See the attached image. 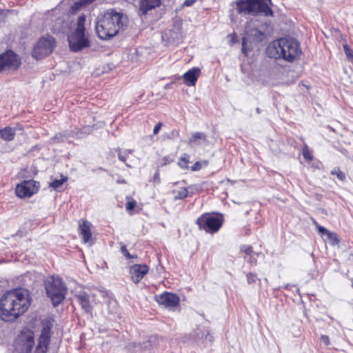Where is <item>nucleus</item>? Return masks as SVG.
Instances as JSON below:
<instances>
[{"instance_id": "18", "label": "nucleus", "mask_w": 353, "mask_h": 353, "mask_svg": "<svg viewBox=\"0 0 353 353\" xmlns=\"http://www.w3.org/2000/svg\"><path fill=\"white\" fill-rule=\"evenodd\" d=\"M201 70L198 68H193L189 70L183 74V79L187 85L192 86L196 84L198 77L200 75Z\"/></svg>"}, {"instance_id": "29", "label": "nucleus", "mask_w": 353, "mask_h": 353, "mask_svg": "<svg viewBox=\"0 0 353 353\" xmlns=\"http://www.w3.org/2000/svg\"><path fill=\"white\" fill-rule=\"evenodd\" d=\"M85 21V17L84 16L79 17V18L77 19V28L75 30L79 29L80 32H85V28H84Z\"/></svg>"}, {"instance_id": "15", "label": "nucleus", "mask_w": 353, "mask_h": 353, "mask_svg": "<svg viewBox=\"0 0 353 353\" xmlns=\"http://www.w3.org/2000/svg\"><path fill=\"white\" fill-rule=\"evenodd\" d=\"M74 299L85 312L91 313L92 306L90 301L91 296L88 293L85 291H80L74 295Z\"/></svg>"}, {"instance_id": "4", "label": "nucleus", "mask_w": 353, "mask_h": 353, "mask_svg": "<svg viewBox=\"0 0 353 353\" xmlns=\"http://www.w3.org/2000/svg\"><path fill=\"white\" fill-rule=\"evenodd\" d=\"M238 14L241 15L273 17L271 0H238L233 2Z\"/></svg>"}, {"instance_id": "21", "label": "nucleus", "mask_w": 353, "mask_h": 353, "mask_svg": "<svg viewBox=\"0 0 353 353\" xmlns=\"http://www.w3.org/2000/svg\"><path fill=\"white\" fill-rule=\"evenodd\" d=\"M23 344L21 347V353H31L33 345L34 344V337L29 334L26 337L25 340H22Z\"/></svg>"}, {"instance_id": "34", "label": "nucleus", "mask_w": 353, "mask_h": 353, "mask_svg": "<svg viewBox=\"0 0 353 353\" xmlns=\"http://www.w3.org/2000/svg\"><path fill=\"white\" fill-rule=\"evenodd\" d=\"M303 155L304 158L307 160H312L313 159V155L310 151L308 150L307 148L303 150Z\"/></svg>"}, {"instance_id": "5", "label": "nucleus", "mask_w": 353, "mask_h": 353, "mask_svg": "<svg viewBox=\"0 0 353 353\" xmlns=\"http://www.w3.org/2000/svg\"><path fill=\"white\" fill-rule=\"evenodd\" d=\"M45 285L46 294L51 299L53 306H57L64 299L66 292L61 279L52 277L46 281Z\"/></svg>"}, {"instance_id": "22", "label": "nucleus", "mask_w": 353, "mask_h": 353, "mask_svg": "<svg viewBox=\"0 0 353 353\" xmlns=\"http://www.w3.org/2000/svg\"><path fill=\"white\" fill-rule=\"evenodd\" d=\"M179 39V33L178 32L174 30H165L162 34V39L168 43H170L174 42L176 39Z\"/></svg>"}, {"instance_id": "6", "label": "nucleus", "mask_w": 353, "mask_h": 353, "mask_svg": "<svg viewBox=\"0 0 353 353\" xmlns=\"http://www.w3.org/2000/svg\"><path fill=\"white\" fill-rule=\"evenodd\" d=\"M250 23H247L245 29V34L242 39V53L247 56L249 51L252 49V43L262 41L264 33L256 28H251Z\"/></svg>"}, {"instance_id": "17", "label": "nucleus", "mask_w": 353, "mask_h": 353, "mask_svg": "<svg viewBox=\"0 0 353 353\" xmlns=\"http://www.w3.org/2000/svg\"><path fill=\"white\" fill-rule=\"evenodd\" d=\"M161 5L160 0H140L139 10L145 15L149 11L159 7Z\"/></svg>"}, {"instance_id": "40", "label": "nucleus", "mask_w": 353, "mask_h": 353, "mask_svg": "<svg viewBox=\"0 0 353 353\" xmlns=\"http://www.w3.org/2000/svg\"><path fill=\"white\" fill-rule=\"evenodd\" d=\"M194 2H195V0H185L183 2V6L189 7V6H192Z\"/></svg>"}, {"instance_id": "37", "label": "nucleus", "mask_w": 353, "mask_h": 353, "mask_svg": "<svg viewBox=\"0 0 353 353\" xmlns=\"http://www.w3.org/2000/svg\"><path fill=\"white\" fill-rule=\"evenodd\" d=\"M321 341L323 342L325 345H329L330 343V338L327 335H321Z\"/></svg>"}, {"instance_id": "7", "label": "nucleus", "mask_w": 353, "mask_h": 353, "mask_svg": "<svg viewBox=\"0 0 353 353\" xmlns=\"http://www.w3.org/2000/svg\"><path fill=\"white\" fill-rule=\"evenodd\" d=\"M55 46L54 39L51 36L41 38L32 50V56L36 59H41L52 53Z\"/></svg>"}, {"instance_id": "49", "label": "nucleus", "mask_w": 353, "mask_h": 353, "mask_svg": "<svg viewBox=\"0 0 353 353\" xmlns=\"http://www.w3.org/2000/svg\"><path fill=\"white\" fill-rule=\"evenodd\" d=\"M19 130H23V128H22L21 127H19Z\"/></svg>"}, {"instance_id": "43", "label": "nucleus", "mask_w": 353, "mask_h": 353, "mask_svg": "<svg viewBox=\"0 0 353 353\" xmlns=\"http://www.w3.org/2000/svg\"><path fill=\"white\" fill-rule=\"evenodd\" d=\"M178 134H179V133H178V132H177V131H176V130H173V131L170 133V135H168V137H169V138H170V139H171V138H174V137H175L178 136Z\"/></svg>"}, {"instance_id": "27", "label": "nucleus", "mask_w": 353, "mask_h": 353, "mask_svg": "<svg viewBox=\"0 0 353 353\" xmlns=\"http://www.w3.org/2000/svg\"><path fill=\"white\" fill-rule=\"evenodd\" d=\"M189 155L186 153H184L181 155L179 165L182 168H188V163H189Z\"/></svg>"}, {"instance_id": "46", "label": "nucleus", "mask_w": 353, "mask_h": 353, "mask_svg": "<svg viewBox=\"0 0 353 353\" xmlns=\"http://www.w3.org/2000/svg\"><path fill=\"white\" fill-rule=\"evenodd\" d=\"M250 256V259H249V260H248V261L249 263H256V259L254 257H253V256H252V255H251V256Z\"/></svg>"}, {"instance_id": "47", "label": "nucleus", "mask_w": 353, "mask_h": 353, "mask_svg": "<svg viewBox=\"0 0 353 353\" xmlns=\"http://www.w3.org/2000/svg\"><path fill=\"white\" fill-rule=\"evenodd\" d=\"M228 181L229 183H230L231 184H234V183H235V181H232V180H231V179H228Z\"/></svg>"}, {"instance_id": "51", "label": "nucleus", "mask_w": 353, "mask_h": 353, "mask_svg": "<svg viewBox=\"0 0 353 353\" xmlns=\"http://www.w3.org/2000/svg\"><path fill=\"white\" fill-rule=\"evenodd\" d=\"M352 288H353V281H352Z\"/></svg>"}, {"instance_id": "2", "label": "nucleus", "mask_w": 353, "mask_h": 353, "mask_svg": "<svg viewBox=\"0 0 353 353\" xmlns=\"http://www.w3.org/2000/svg\"><path fill=\"white\" fill-rule=\"evenodd\" d=\"M127 21V17L123 13L110 9L98 17L95 30L100 39L108 40L114 37L121 28L126 26Z\"/></svg>"}, {"instance_id": "1", "label": "nucleus", "mask_w": 353, "mask_h": 353, "mask_svg": "<svg viewBox=\"0 0 353 353\" xmlns=\"http://www.w3.org/2000/svg\"><path fill=\"white\" fill-rule=\"evenodd\" d=\"M30 305L28 291L18 288L6 292L0 300L1 318L4 321H14L24 314Z\"/></svg>"}, {"instance_id": "26", "label": "nucleus", "mask_w": 353, "mask_h": 353, "mask_svg": "<svg viewBox=\"0 0 353 353\" xmlns=\"http://www.w3.org/2000/svg\"><path fill=\"white\" fill-rule=\"evenodd\" d=\"M117 152L118 153V157L119 159L123 162H125L127 156L129 154H131L132 152V150H125L123 151H121L120 148H118L117 150Z\"/></svg>"}, {"instance_id": "42", "label": "nucleus", "mask_w": 353, "mask_h": 353, "mask_svg": "<svg viewBox=\"0 0 353 353\" xmlns=\"http://www.w3.org/2000/svg\"><path fill=\"white\" fill-rule=\"evenodd\" d=\"M204 332H203L201 333V330H199V332H197V333H196V335H197V336H198L199 338H201V339H203V338L205 336V339H207V337H208V336H210V334H209V333H208V332H207V333L205 334V333H204Z\"/></svg>"}, {"instance_id": "13", "label": "nucleus", "mask_w": 353, "mask_h": 353, "mask_svg": "<svg viewBox=\"0 0 353 353\" xmlns=\"http://www.w3.org/2000/svg\"><path fill=\"white\" fill-rule=\"evenodd\" d=\"M155 300L159 305L165 307H173L179 303V297L170 292H164L160 295L156 296Z\"/></svg>"}, {"instance_id": "10", "label": "nucleus", "mask_w": 353, "mask_h": 353, "mask_svg": "<svg viewBox=\"0 0 353 353\" xmlns=\"http://www.w3.org/2000/svg\"><path fill=\"white\" fill-rule=\"evenodd\" d=\"M21 64V59L12 50H6L0 54V65L2 71L6 69L16 70Z\"/></svg>"}, {"instance_id": "36", "label": "nucleus", "mask_w": 353, "mask_h": 353, "mask_svg": "<svg viewBox=\"0 0 353 353\" xmlns=\"http://www.w3.org/2000/svg\"><path fill=\"white\" fill-rule=\"evenodd\" d=\"M343 50L348 58L353 57L352 51L347 44L343 46Z\"/></svg>"}, {"instance_id": "14", "label": "nucleus", "mask_w": 353, "mask_h": 353, "mask_svg": "<svg viewBox=\"0 0 353 353\" xmlns=\"http://www.w3.org/2000/svg\"><path fill=\"white\" fill-rule=\"evenodd\" d=\"M312 223L316 226L319 233L325 236L324 239L325 241H327L332 246L338 245L339 244L340 240L336 233L330 231L320 225L316 220H312Z\"/></svg>"}, {"instance_id": "44", "label": "nucleus", "mask_w": 353, "mask_h": 353, "mask_svg": "<svg viewBox=\"0 0 353 353\" xmlns=\"http://www.w3.org/2000/svg\"><path fill=\"white\" fill-rule=\"evenodd\" d=\"M94 0H81L83 6L92 3Z\"/></svg>"}, {"instance_id": "30", "label": "nucleus", "mask_w": 353, "mask_h": 353, "mask_svg": "<svg viewBox=\"0 0 353 353\" xmlns=\"http://www.w3.org/2000/svg\"><path fill=\"white\" fill-rule=\"evenodd\" d=\"M247 282L248 284H254L256 283L257 281H260V279H259L256 274L253 273H248L246 275Z\"/></svg>"}, {"instance_id": "31", "label": "nucleus", "mask_w": 353, "mask_h": 353, "mask_svg": "<svg viewBox=\"0 0 353 353\" xmlns=\"http://www.w3.org/2000/svg\"><path fill=\"white\" fill-rule=\"evenodd\" d=\"M127 200H128V201H127L126 205H125L126 209L128 210H134V208L137 205L136 201H134L131 197H127Z\"/></svg>"}, {"instance_id": "35", "label": "nucleus", "mask_w": 353, "mask_h": 353, "mask_svg": "<svg viewBox=\"0 0 353 353\" xmlns=\"http://www.w3.org/2000/svg\"><path fill=\"white\" fill-rule=\"evenodd\" d=\"M121 251L122 252V254L128 259H132L134 258V256L132 255H131L129 252L128 251L125 245H123L121 248Z\"/></svg>"}, {"instance_id": "45", "label": "nucleus", "mask_w": 353, "mask_h": 353, "mask_svg": "<svg viewBox=\"0 0 353 353\" xmlns=\"http://www.w3.org/2000/svg\"><path fill=\"white\" fill-rule=\"evenodd\" d=\"M154 180L157 181V182H159L160 177H159V172H157L154 175Z\"/></svg>"}, {"instance_id": "39", "label": "nucleus", "mask_w": 353, "mask_h": 353, "mask_svg": "<svg viewBox=\"0 0 353 353\" xmlns=\"http://www.w3.org/2000/svg\"><path fill=\"white\" fill-rule=\"evenodd\" d=\"M201 168V163L199 161H196L192 167L191 170L192 171H196L200 170Z\"/></svg>"}, {"instance_id": "20", "label": "nucleus", "mask_w": 353, "mask_h": 353, "mask_svg": "<svg viewBox=\"0 0 353 353\" xmlns=\"http://www.w3.org/2000/svg\"><path fill=\"white\" fill-rule=\"evenodd\" d=\"M17 128L6 127L0 130L1 137L7 141L14 139Z\"/></svg>"}, {"instance_id": "11", "label": "nucleus", "mask_w": 353, "mask_h": 353, "mask_svg": "<svg viewBox=\"0 0 353 353\" xmlns=\"http://www.w3.org/2000/svg\"><path fill=\"white\" fill-rule=\"evenodd\" d=\"M39 188V183L34 180H25L16 187V194L20 198L30 197Z\"/></svg>"}, {"instance_id": "23", "label": "nucleus", "mask_w": 353, "mask_h": 353, "mask_svg": "<svg viewBox=\"0 0 353 353\" xmlns=\"http://www.w3.org/2000/svg\"><path fill=\"white\" fill-rule=\"evenodd\" d=\"M206 141L207 138L204 133L203 132H194L192 135V138L189 140V144L192 145H199L200 141Z\"/></svg>"}, {"instance_id": "38", "label": "nucleus", "mask_w": 353, "mask_h": 353, "mask_svg": "<svg viewBox=\"0 0 353 353\" xmlns=\"http://www.w3.org/2000/svg\"><path fill=\"white\" fill-rule=\"evenodd\" d=\"M162 126V123L159 122L154 128L153 129V134H157L159 133V130H161Z\"/></svg>"}, {"instance_id": "19", "label": "nucleus", "mask_w": 353, "mask_h": 353, "mask_svg": "<svg viewBox=\"0 0 353 353\" xmlns=\"http://www.w3.org/2000/svg\"><path fill=\"white\" fill-rule=\"evenodd\" d=\"M91 223L88 221H83L79 225V234L82 236L83 241L86 243L90 241L92 237Z\"/></svg>"}, {"instance_id": "12", "label": "nucleus", "mask_w": 353, "mask_h": 353, "mask_svg": "<svg viewBox=\"0 0 353 353\" xmlns=\"http://www.w3.org/2000/svg\"><path fill=\"white\" fill-rule=\"evenodd\" d=\"M50 338V327L45 325L41 330V333L38 340L34 353H46Z\"/></svg>"}, {"instance_id": "25", "label": "nucleus", "mask_w": 353, "mask_h": 353, "mask_svg": "<svg viewBox=\"0 0 353 353\" xmlns=\"http://www.w3.org/2000/svg\"><path fill=\"white\" fill-rule=\"evenodd\" d=\"M68 177L67 176H62L61 179H54L50 183V187L52 188L54 190H59V188L61 187V185L67 181Z\"/></svg>"}, {"instance_id": "48", "label": "nucleus", "mask_w": 353, "mask_h": 353, "mask_svg": "<svg viewBox=\"0 0 353 353\" xmlns=\"http://www.w3.org/2000/svg\"><path fill=\"white\" fill-rule=\"evenodd\" d=\"M256 112H257L258 114H259V113L261 112V110H260V109H259V108H257L256 109Z\"/></svg>"}, {"instance_id": "8", "label": "nucleus", "mask_w": 353, "mask_h": 353, "mask_svg": "<svg viewBox=\"0 0 353 353\" xmlns=\"http://www.w3.org/2000/svg\"><path fill=\"white\" fill-rule=\"evenodd\" d=\"M200 229L204 230L206 232H216L223 224L222 219L216 216L210 214H204L198 218L196 221Z\"/></svg>"}, {"instance_id": "41", "label": "nucleus", "mask_w": 353, "mask_h": 353, "mask_svg": "<svg viewBox=\"0 0 353 353\" xmlns=\"http://www.w3.org/2000/svg\"><path fill=\"white\" fill-rule=\"evenodd\" d=\"M63 140V136L61 134H57L54 137L53 141L54 142H60Z\"/></svg>"}, {"instance_id": "32", "label": "nucleus", "mask_w": 353, "mask_h": 353, "mask_svg": "<svg viewBox=\"0 0 353 353\" xmlns=\"http://www.w3.org/2000/svg\"><path fill=\"white\" fill-rule=\"evenodd\" d=\"M241 251L249 256L252 255L254 253L253 248L251 245H242L241 247Z\"/></svg>"}, {"instance_id": "28", "label": "nucleus", "mask_w": 353, "mask_h": 353, "mask_svg": "<svg viewBox=\"0 0 353 353\" xmlns=\"http://www.w3.org/2000/svg\"><path fill=\"white\" fill-rule=\"evenodd\" d=\"M331 174L336 175V177L341 181H344L345 180V174L340 170L339 168H335L333 170H332Z\"/></svg>"}, {"instance_id": "24", "label": "nucleus", "mask_w": 353, "mask_h": 353, "mask_svg": "<svg viewBox=\"0 0 353 353\" xmlns=\"http://www.w3.org/2000/svg\"><path fill=\"white\" fill-rule=\"evenodd\" d=\"M188 190L185 188H180L178 190H174L172 191V194L174 196V199H184L188 196Z\"/></svg>"}, {"instance_id": "16", "label": "nucleus", "mask_w": 353, "mask_h": 353, "mask_svg": "<svg viewBox=\"0 0 353 353\" xmlns=\"http://www.w3.org/2000/svg\"><path fill=\"white\" fill-rule=\"evenodd\" d=\"M146 265L135 264L130 267V273L131 279L134 283H138L148 272Z\"/></svg>"}, {"instance_id": "50", "label": "nucleus", "mask_w": 353, "mask_h": 353, "mask_svg": "<svg viewBox=\"0 0 353 353\" xmlns=\"http://www.w3.org/2000/svg\"><path fill=\"white\" fill-rule=\"evenodd\" d=\"M126 165L130 167V165L129 164H128L127 163H125Z\"/></svg>"}, {"instance_id": "9", "label": "nucleus", "mask_w": 353, "mask_h": 353, "mask_svg": "<svg viewBox=\"0 0 353 353\" xmlns=\"http://www.w3.org/2000/svg\"><path fill=\"white\" fill-rule=\"evenodd\" d=\"M68 42L70 50L75 52H79L83 48L90 46V41L85 36V32H80L79 29L75 30V31L68 37Z\"/></svg>"}, {"instance_id": "3", "label": "nucleus", "mask_w": 353, "mask_h": 353, "mask_svg": "<svg viewBox=\"0 0 353 353\" xmlns=\"http://www.w3.org/2000/svg\"><path fill=\"white\" fill-rule=\"evenodd\" d=\"M267 55L275 59H283L292 62L301 53L298 41L291 37L281 38L273 41L266 49Z\"/></svg>"}, {"instance_id": "33", "label": "nucleus", "mask_w": 353, "mask_h": 353, "mask_svg": "<svg viewBox=\"0 0 353 353\" xmlns=\"http://www.w3.org/2000/svg\"><path fill=\"white\" fill-rule=\"evenodd\" d=\"M83 6V5L81 3V0L79 1H77V2L74 3V4L71 6V11L72 12L78 11L82 8Z\"/></svg>"}]
</instances>
